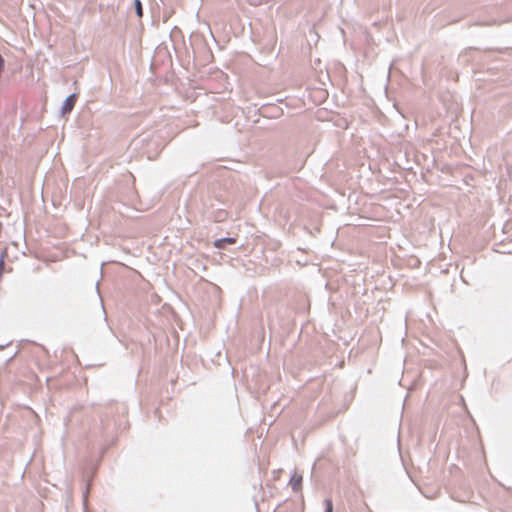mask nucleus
I'll list each match as a JSON object with an SVG mask.
<instances>
[{
	"label": "nucleus",
	"instance_id": "4",
	"mask_svg": "<svg viewBox=\"0 0 512 512\" xmlns=\"http://www.w3.org/2000/svg\"><path fill=\"white\" fill-rule=\"evenodd\" d=\"M133 5H134V8H135V13L136 15L139 17V18H142L143 17V7H142V2L140 0H134L133 1Z\"/></svg>",
	"mask_w": 512,
	"mask_h": 512
},
{
	"label": "nucleus",
	"instance_id": "7",
	"mask_svg": "<svg viewBox=\"0 0 512 512\" xmlns=\"http://www.w3.org/2000/svg\"><path fill=\"white\" fill-rule=\"evenodd\" d=\"M4 65H5V61H4V58L2 57V55L0 54V74L2 73L3 69H4Z\"/></svg>",
	"mask_w": 512,
	"mask_h": 512
},
{
	"label": "nucleus",
	"instance_id": "1",
	"mask_svg": "<svg viewBox=\"0 0 512 512\" xmlns=\"http://www.w3.org/2000/svg\"><path fill=\"white\" fill-rule=\"evenodd\" d=\"M77 97L78 96L76 93H72L66 97L61 107L62 115L69 114L73 110L75 103L77 101Z\"/></svg>",
	"mask_w": 512,
	"mask_h": 512
},
{
	"label": "nucleus",
	"instance_id": "2",
	"mask_svg": "<svg viewBox=\"0 0 512 512\" xmlns=\"http://www.w3.org/2000/svg\"><path fill=\"white\" fill-rule=\"evenodd\" d=\"M302 475H298L296 472L290 478L289 484L294 492H298L302 486Z\"/></svg>",
	"mask_w": 512,
	"mask_h": 512
},
{
	"label": "nucleus",
	"instance_id": "8",
	"mask_svg": "<svg viewBox=\"0 0 512 512\" xmlns=\"http://www.w3.org/2000/svg\"><path fill=\"white\" fill-rule=\"evenodd\" d=\"M223 214H224V213H222V212L219 214L218 221H220V220H221V217L223 216Z\"/></svg>",
	"mask_w": 512,
	"mask_h": 512
},
{
	"label": "nucleus",
	"instance_id": "6",
	"mask_svg": "<svg viewBox=\"0 0 512 512\" xmlns=\"http://www.w3.org/2000/svg\"><path fill=\"white\" fill-rule=\"evenodd\" d=\"M324 504H325L324 512H333V503H332L331 499H329V498L325 499Z\"/></svg>",
	"mask_w": 512,
	"mask_h": 512
},
{
	"label": "nucleus",
	"instance_id": "3",
	"mask_svg": "<svg viewBox=\"0 0 512 512\" xmlns=\"http://www.w3.org/2000/svg\"><path fill=\"white\" fill-rule=\"evenodd\" d=\"M236 238L234 237H223L214 241V246L218 249H224L227 244H235Z\"/></svg>",
	"mask_w": 512,
	"mask_h": 512
},
{
	"label": "nucleus",
	"instance_id": "5",
	"mask_svg": "<svg viewBox=\"0 0 512 512\" xmlns=\"http://www.w3.org/2000/svg\"><path fill=\"white\" fill-rule=\"evenodd\" d=\"M101 425H102V433L104 435L108 434L111 431L112 424L110 421L105 420L104 418L101 419Z\"/></svg>",
	"mask_w": 512,
	"mask_h": 512
}]
</instances>
